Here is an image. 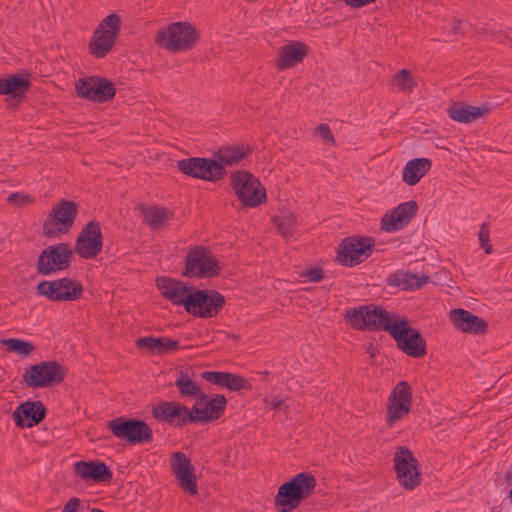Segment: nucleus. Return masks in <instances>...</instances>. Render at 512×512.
<instances>
[{
    "label": "nucleus",
    "instance_id": "32",
    "mask_svg": "<svg viewBox=\"0 0 512 512\" xmlns=\"http://www.w3.org/2000/svg\"><path fill=\"white\" fill-rule=\"evenodd\" d=\"M431 167L432 161L429 158L411 159L403 168L402 180L407 185L414 186L428 173Z\"/></svg>",
    "mask_w": 512,
    "mask_h": 512
},
{
    "label": "nucleus",
    "instance_id": "12",
    "mask_svg": "<svg viewBox=\"0 0 512 512\" xmlns=\"http://www.w3.org/2000/svg\"><path fill=\"white\" fill-rule=\"evenodd\" d=\"M222 272L218 261L203 246H195L185 257V269L181 273L183 277L205 278L216 277Z\"/></svg>",
    "mask_w": 512,
    "mask_h": 512
},
{
    "label": "nucleus",
    "instance_id": "30",
    "mask_svg": "<svg viewBox=\"0 0 512 512\" xmlns=\"http://www.w3.org/2000/svg\"><path fill=\"white\" fill-rule=\"evenodd\" d=\"M139 210L143 216V224L152 230L167 226L169 220L173 218V212L164 207L140 205Z\"/></svg>",
    "mask_w": 512,
    "mask_h": 512
},
{
    "label": "nucleus",
    "instance_id": "48",
    "mask_svg": "<svg viewBox=\"0 0 512 512\" xmlns=\"http://www.w3.org/2000/svg\"><path fill=\"white\" fill-rule=\"evenodd\" d=\"M193 397L197 400V402H200V403L204 404L205 406L212 399V396L205 394L201 389H200V393L198 395H194Z\"/></svg>",
    "mask_w": 512,
    "mask_h": 512
},
{
    "label": "nucleus",
    "instance_id": "2",
    "mask_svg": "<svg viewBox=\"0 0 512 512\" xmlns=\"http://www.w3.org/2000/svg\"><path fill=\"white\" fill-rule=\"evenodd\" d=\"M316 478L310 472H301L283 483L275 497V509L278 512H290L296 509L302 500L314 493Z\"/></svg>",
    "mask_w": 512,
    "mask_h": 512
},
{
    "label": "nucleus",
    "instance_id": "29",
    "mask_svg": "<svg viewBox=\"0 0 512 512\" xmlns=\"http://www.w3.org/2000/svg\"><path fill=\"white\" fill-rule=\"evenodd\" d=\"M136 347L147 350L151 355H165L178 350L180 344L168 337L145 336L136 340Z\"/></svg>",
    "mask_w": 512,
    "mask_h": 512
},
{
    "label": "nucleus",
    "instance_id": "52",
    "mask_svg": "<svg viewBox=\"0 0 512 512\" xmlns=\"http://www.w3.org/2000/svg\"><path fill=\"white\" fill-rule=\"evenodd\" d=\"M505 477H506V480L511 479V478H512V472H510V471H509V472H507V473L505 474Z\"/></svg>",
    "mask_w": 512,
    "mask_h": 512
},
{
    "label": "nucleus",
    "instance_id": "4",
    "mask_svg": "<svg viewBox=\"0 0 512 512\" xmlns=\"http://www.w3.org/2000/svg\"><path fill=\"white\" fill-rule=\"evenodd\" d=\"M121 24V17L117 13H111L103 18L90 38L88 44L90 55L96 59L106 57L120 36Z\"/></svg>",
    "mask_w": 512,
    "mask_h": 512
},
{
    "label": "nucleus",
    "instance_id": "6",
    "mask_svg": "<svg viewBox=\"0 0 512 512\" xmlns=\"http://www.w3.org/2000/svg\"><path fill=\"white\" fill-rule=\"evenodd\" d=\"M78 212L79 204L75 201L60 199L44 221L42 234L55 238L67 233L74 225Z\"/></svg>",
    "mask_w": 512,
    "mask_h": 512
},
{
    "label": "nucleus",
    "instance_id": "14",
    "mask_svg": "<svg viewBox=\"0 0 512 512\" xmlns=\"http://www.w3.org/2000/svg\"><path fill=\"white\" fill-rule=\"evenodd\" d=\"M78 97L94 103L111 101L116 95L114 83L106 77L87 76L75 83Z\"/></svg>",
    "mask_w": 512,
    "mask_h": 512
},
{
    "label": "nucleus",
    "instance_id": "45",
    "mask_svg": "<svg viewBox=\"0 0 512 512\" xmlns=\"http://www.w3.org/2000/svg\"><path fill=\"white\" fill-rule=\"evenodd\" d=\"M316 130L318 131V133L324 140H329L332 143H335L331 129L327 124H324V123L319 124L316 127Z\"/></svg>",
    "mask_w": 512,
    "mask_h": 512
},
{
    "label": "nucleus",
    "instance_id": "50",
    "mask_svg": "<svg viewBox=\"0 0 512 512\" xmlns=\"http://www.w3.org/2000/svg\"><path fill=\"white\" fill-rule=\"evenodd\" d=\"M460 27H461V21L454 20V21L452 22L451 32H452L453 34H457V33H459V31H460Z\"/></svg>",
    "mask_w": 512,
    "mask_h": 512
},
{
    "label": "nucleus",
    "instance_id": "22",
    "mask_svg": "<svg viewBox=\"0 0 512 512\" xmlns=\"http://www.w3.org/2000/svg\"><path fill=\"white\" fill-rule=\"evenodd\" d=\"M151 414L158 422L168 423L177 428L186 426L185 405L181 402L160 401L152 406Z\"/></svg>",
    "mask_w": 512,
    "mask_h": 512
},
{
    "label": "nucleus",
    "instance_id": "17",
    "mask_svg": "<svg viewBox=\"0 0 512 512\" xmlns=\"http://www.w3.org/2000/svg\"><path fill=\"white\" fill-rule=\"evenodd\" d=\"M412 406L411 387L400 381L392 390L387 402L386 425L388 428L409 414Z\"/></svg>",
    "mask_w": 512,
    "mask_h": 512
},
{
    "label": "nucleus",
    "instance_id": "27",
    "mask_svg": "<svg viewBox=\"0 0 512 512\" xmlns=\"http://www.w3.org/2000/svg\"><path fill=\"white\" fill-rule=\"evenodd\" d=\"M491 107L489 104H483L481 106H471L465 102H454L450 107L447 108L448 116L460 123L472 122L484 115L489 114Z\"/></svg>",
    "mask_w": 512,
    "mask_h": 512
},
{
    "label": "nucleus",
    "instance_id": "37",
    "mask_svg": "<svg viewBox=\"0 0 512 512\" xmlns=\"http://www.w3.org/2000/svg\"><path fill=\"white\" fill-rule=\"evenodd\" d=\"M273 223L278 231L286 236H292L296 224V217L292 213H284L273 218Z\"/></svg>",
    "mask_w": 512,
    "mask_h": 512
},
{
    "label": "nucleus",
    "instance_id": "8",
    "mask_svg": "<svg viewBox=\"0 0 512 512\" xmlns=\"http://www.w3.org/2000/svg\"><path fill=\"white\" fill-rule=\"evenodd\" d=\"M107 428L120 440H125L130 445L151 443L153 432L150 426L143 420L120 416L107 423Z\"/></svg>",
    "mask_w": 512,
    "mask_h": 512
},
{
    "label": "nucleus",
    "instance_id": "10",
    "mask_svg": "<svg viewBox=\"0 0 512 512\" xmlns=\"http://www.w3.org/2000/svg\"><path fill=\"white\" fill-rule=\"evenodd\" d=\"M231 186L235 195L246 207H257L266 200V190L252 173L238 170L231 174Z\"/></svg>",
    "mask_w": 512,
    "mask_h": 512
},
{
    "label": "nucleus",
    "instance_id": "51",
    "mask_svg": "<svg viewBox=\"0 0 512 512\" xmlns=\"http://www.w3.org/2000/svg\"><path fill=\"white\" fill-rule=\"evenodd\" d=\"M0 95H5V78L0 77Z\"/></svg>",
    "mask_w": 512,
    "mask_h": 512
},
{
    "label": "nucleus",
    "instance_id": "33",
    "mask_svg": "<svg viewBox=\"0 0 512 512\" xmlns=\"http://www.w3.org/2000/svg\"><path fill=\"white\" fill-rule=\"evenodd\" d=\"M250 152H251V149L249 146H246V147L243 145L224 146V147L219 148L214 153L213 159H216L218 161V163H221L222 166L226 169V166H232V165L240 162Z\"/></svg>",
    "mask_w": 512,
    "mask_h": 512
},
{
    "label": "nucleus",
    "instance_id": "49",
    "mask_svg": "<svg viewBox=\"0 0 512 512\" xmlns=\"http://www.w3.org/2000/svg\"><path fill=\"white\" fill-rule=\"evenodd\" d=\"M269 404L272 409L280 410L282 408V406L284 405V400L274 398L271 401H269Z\"/></svg>",
    "mask_w": 512,
    "mask_h": 512
},
{
    "label": "nucleus",
    "instance_id": "55",
    "mask_svg": "<svg viewBox=\"0 0 512 512\" xmlns=\"http://www.w3.org/2000/svg\"><path fill=\"white\" fill-rule=\"evenodd\" d=\"M508 498L510 499V502L512 503V488L509 491Z\"/></svg>",
    "mask_w": 512,
    "mask_h": 512
},
{
    "label": "nucleus",
    "instance_id": "13",
    "mask_svg": "<svg viewBox=\"0 0 512 512\" xmlns=\"http://www.w3.org/2000/svg\"><path fill=\"white\" fill-rule=\"evenodd\" d=\"M393 461L398 482L404 489L413 490L421 483L419 461L409 448L397 447Z\"/></svg>",
    "mask_w": 512,
    "mask_h": 512
},
{
    "label": "nucleus",
    "instance_id": "15",
    "mask_svg": "<svg viewBox=\"0 0 512 512\" xmlns=\"http://www.w3.org/2000/svg\"><path fill=\"white\" fill-rule=\"evenodd\" d=\"M73 252L68 243H59L46 247L40 253L36 269L43 276L65 270L71 266Z\"/></svg>",
    "mask_w": 512,
    "mask_h": 512
},
{
    "label": "nucleus",
    "instance_id": "26",
    "mask_svg": "<svg viewBox=\"0 0 512 512\" xmlns=\"http://www.w3.org/2000/svg\"><path fill=\"white\" fill-rule=\"evenodd\" d=\"M307 54L308 47L305 43L291 41L279 49L275 67L280 71L293 68L301 63Z\"/></svg>",
    "mask_w": 512,
    "mask_h": 512
},
{
    "label": "nucleus",
    "instance_id": "54",
    "mask_svg": "<svg viewBox=\"0 0 512 512\" xmlns=\"http://www.w3.org/2000/svg\"><path fill=\"white\" fill-rule=\"evenodd\" d=\"M7 107L8 108L16 109L17 108V104H8Z\"/></svg>",
    "mask_w": 512,
    "mask_h": 512
},
{
    "label": "nucleus",
    "instance_id": "19",
    "mask_svg": "<svg viewBox=\"0 0 512 512\" xmlns=\"http://www.w3.org/2000/svg\"><path fill=\"white\" fill-rule=\"evenodd\" d=\"M171 468L176 479L179 481V486L190 495H196L198 493L197 477L190 458L180 451L173 453Z\"/></svg>",
    "mask_w": 512,
    "mask_h": 512
},
{
    "label": "nucleus",
    "instance_id": "25",
    "mask_svg": "<svg viewBox=\"0 0 512 512\" xmlns=\"http://www.w3.org/2000/svg\"><path fill=\"white\" fill-rule=\"evenodd\" d=\"M453 325L464 333L481 335L487 331V322L470 311L455 308L450 311Z\"/></svg>",
    "mask_w": 512,
    "mask_h": 512
},
{
    "label": "nucleus",
    "instance_id": "21",
    "mask_svg": "<svg viewBox=\"0 0 512 512\" xmlns=\"http://www.w3.org/2000/svg\"><path fill=\"white\" fill-rule=\"evenodd\" d=\"M47 415V409L40 400L25 401L13 412V420L17 427L31 428L41 423Z\"/></svg>",
    "mask_w": 512,
    "mask_h": 512
},
{
    "label": "nucleus",
    "instance_id": "5",
    "mask_svg": "<svg viewBox=\"0 0 512 512\" xmlns=\"http://www.w3.org/2000/svg\"><path fill=\"white\" fill-rule=\"evenodd\" d=\"M225 297L217 290L190 287L185 311L199 318L216 317L225 307Z\"/></svg>",
    "mask_w": 512,
    "mask_h": 512
},
{
    "label": "nucleus",
    "instance_id": "36",
    "mask_svg": "<svg viewBox=\"0 0 512 512\" xmlns=\"http://www.w3.org/2000/svg\"><path fill=\"white\" fill-rule=\"evenodd\" d=\"M1 344L8 352L16 353L22 358L29 356L35 350L32 342L19 338H5L1 340Z\"/></svg>",
    "mask_w": 512,
    "mask_h": 512
},
{
    "label": "nucleus",
    "instance_id": "18",
    "mask_svg": "<svg viewBox=\"0 0 512 512\" xmlns=\"http://www.w3.org/2000/svg\"><path fill=\"white\" fill-rule=\"evenodd\" d=\"M103 248V234L100 222L90 220L80 231L75 242V252L83 259L97 257Z\"/></svg>",
    "mask_w": 512,
    "mask_h": 512
},
{
    "label": "nucleus",
    "instance_id": "11",
    "mask_svg": "<svg viewBox=\"0 0 512 512\" xmlns=\"http://www.w3.org/2000/svg\"><path fill=\"white\" fill-rule=\"evenodd\" d=\"M36 294L44 296L53 302L76 301L84 292L81 282L76 279L64 277L55 280H43L35 288Z\"/></svg>",
    "mask_w": 512,
    "mask_h": 512
},
{
    "label": "nucleus",
    "instance_id": "3",
    "mask_svg": "<svg viewBox=\"0 0 512 512\" xmlns=\"http://www.w3.org/2000/svg\"><path fill=\"white\" fill-rule=\"evenodd\" d=\"M200 38L196 28L187 21H178L159 30L154 43L171 53L185 52L196 46Z\"/></svg>",
    "mask_w": 512,
    "mask_h": 512
},
{
    "label": "nucleus",
    "instance_id": "34",
    "mask_svg": "<svg viewBox=\"0 0 512 512\" xmlns=\"http://www.w3.org/2000/svg\"><path fill=\"white\" fill-rule=\"evenodd\" d=\"M226 406L227 399L224 395H212V399L203 407L207 424L220 419L225 413Z\"/></svg>",
    "mask_w": 512,
    "mask_h": 512
},
{
    "label": "nucleus",
    "instance_id": "39",
    "mask_svg": "<svg viewBox=\"0 0 512 512\" xmlns=\"http://www.w3.org/2000/svg\"><path fill=\"white\" fill-rule=\"evenodd\" d=\"M205 412L203 407H198L197 403H195L191 408H188L185 405V418H186V426L192 423H200L202 425L207 424Z\"/></svg>",
    "mask_w": 512,
    "mask_h": 512
},
{
    "label": "nucleus",
    "instance_id": "31",
    "mask_svg": "<svg viewBox=\"0 0 512 512\" xmlns=\"http://www.w3.org/2000/svg\"><path fill=\"white\" fill-rule=\"evenodd\" d=\"M32 86L29 74H10L5 78V95L20 103Z\"/></svg>",
    "mask_w": 512,
    "mask_h": 512
},
{
    "label": "nucleus",
    "instance_id": "44",
    "mask_svg": "<svg viewBox=\"0 0 512 512\" xmlns=\"http://www.w3.org/2000/svg\"><path fill=\"white\" fill-rule=\"evenodd\" d=\"M302 276L307 277L311 282H320L324 278V273L321 267H314L304 272Z\"/></svg>",
    "mask_w": 512,
    "mask_h": 512
},
{
    "label": "nucleus",
    "instance_id": "42",
    "mask_svg": "<svg viewBox=\"0 0 512 512\" xmlns=\"http://www.w3.org/2000/svg\"><path fill=\"white\" fill-rule=\"evenodd\" d=\"M478 236L480 247L484 249L486 254H491L493 251V246L490 244V231L488 223H482Z\"/></svg>",
    "mask_w": 512,
    "mask_h": 512
},
{
    "label": "nucleus",
    "instance_id": "16",
    "mask_svg": "<svg viewBox=\"0 0 512 512\" xmlns=\"http://www.w3.org/2000/svg\"><path fill=\"white\" fill-rule=\"evenodd\" d=\"M374 245L371 237H347L341 241L336 258L343 266L354 267L371 255Z\"/></svg>",
    "mask_w": 512,
    "mask_h": 512
},
{
    "label": "nucleus",
    "instance_id": "20",
    "mask_svg": "<svg viewBox=\"0 0 512 512\" xmlns=\"http://www.w3.org/2000/svg\"><path fill=\"white\" fill-rule=\"evenodd\" d=\"M417 211L418 205L414 200L400 203L390 213L384 214L380 228L385 232L399 231L411 222Z\"/></svg>",
    "mask_w": 512,
    "mask_h": 512
},
{
    "label": "nucleus",
    "instance_id": "46",
    "mask_svg": "<svg viewBox=\"0 0 512 512\" xmlns=\"http://www.w3.org/2000/svg\"><path fill=\"white\" fill-rule=\"evenodd\" d=\"M79 505L80 499L77 497H73L69 499V501L64 505V508L61 512H78Z\"/></svg>",
    "mask_w": 512,
    "mask_h": 512
},
{
    "label": "nucleus",
    "instance_id": "47",
    "mask_svg": "<svg viewBox=\"0 0 512 512\" xmlns=\"http://www.w3.org/2000/svg\"><path fill=\"white\" fill-rule=\"evenodd\" d=\"M346 5H349L353 8H360L371 3H374L376 0H342Z\"/></svg>",
    "mask_w": 512,
    "mask_h": 512
},
{
    "label": "nucleus",
    "instance_id": "35",
    "mask_svg": "<svg viewBox=\"0 0 512 512\" xmlns=\"http://www.w3.org/2000/svg\"><path fill=\"white\" fill-rule=\"evenodd\" d=\"M179 393L183 397H193L200 393V386L194 381L186 371H179L175 381Z\"/></svg>",
    "mask_w": 512,
    "mask_h": 512
},
{
    "label": "nucleus",
    "instance_id": "43",
    "mask_svg": "<svg viewBox=\"0 0 512 512\" xmlns=\"http://www.w3.org/2000/svg\"><path fill=\"white\" fill-rule=\"evenodd\" d=\"M7 201L17 207H23L27 203H32L33 199L27 194L15 192L8 196Z\"/></svg>",
    "mask_w": 512,
    "mask_h": 512
},
{
    "label": "nucleus",
    "instance_id": "28",
    "mask_svg": "<svg viewBox=\"0 0 512 512\" xmlns=\"http://www.w3.org/2000/svg\"><path fill=\"white\" fill-rule=\"evenodd\" d=\"M429 281L430 277L428 275L418 276V274L405 270H397L386 278L388 286H393L403 291L420 289Z\"/></svg>",
    "mask_w": 512,
    "mask_h": 512
},
{
    "label": "nucleus",
    "instance_id": "41",
    "mask_svg": "<svg viewBox=\"0 0 512 512\" xmlns=\"http://www.w3.org/2000/svg\"><path fill=\"white\" fill-rule=\"evenodd\" d=\"M394 81L403 90H411L415 86L413 76L411 72L407 69H402L399 72H397L394 76Z\"/></svg>",
    "mask_w": 512,
    "mask_h": 512
},
{
    "label": "nucleus",
    "instance_id": "53",
    "mask_svg": "<svg viewBox=\"0 0 512 512\" xmlns=\"http://www.w3.org/2000/svg\"><path fill=\"white\" fill-rule=\"evenodd\" d=\"M91 512H106V511H103V510H101V509H99V508H93V509L91 510Z\"/></svg>",
    "mask_w": 512,
    "mask_h": 512
},
{
    "label": "nucleus",
    "instance_id": "7",
    "mask_svg": "<svg viewBox=\"0 0 512 512\" xmlns=\"http://www.w3.org/2000/svg\"><path fill=\"white\" fill-rule=\"evenodd\" d=\"M65 377L63 365L47 360L28 366L22 375V381L29 388H47L62 383Z\"/></svg>",
    "mask_w": 512,
    "mask_h": 512
},
{
    "label": "nucleus",
    "instance_id": "1",
    "mask_svg": "<svg viewBox=\"0 0 512 512\" xmlns=\"http://www.w3.org/2000/svg\"><path fill=\"white\" fill-rule=\"evenodd\" d=\"M345 322L359 331H385L406 355L420 358L427 353L426 341L420 332L409 325L407 317L391 314L376 304L348 308L343 314Z\"/></svg>",
    "mask_w": 512,
    "mask_h": 512
},
{
    "label": "nucleus",
    "instance_id": "38",
    "mask_svg": "<svg viewBox=\"0 0 512 512\" xmlns=\"http://www.w3.org/2000/svg\"><path fill=\"white\" fill-rule=\"evenodd\" d=\"M224 388L230 391L238 392L242 389L252 390V385L245 377L228 372V377Z\"/></svg>",
    "mask_w": 512,
    "mask_h": 512
},
{
    "label": "nucleus",
    "instance_id": "23",
    "mask_svg": "<svg viewBox=\"0 0 512 512\" xmlns=\"http://www.w3.org/2000/svg\"><path fill=\"white\" fill-rule=\"evenodd\" d=\"M76 476L94 483H108L113 478L110 468L101 460H80L74 464Z\"/></svg>",
    "mask_w": 512,
    "mask_h": 512
},
{
    "label": "nucleus",
    "instance_id": "40",
    "mask_svg": "<svg viewBox=\"0 0 512 512\" xmlns=\"http://www.w3.org/2000/svg\"><path fill=\"white\" fill-rule=\"evenodd\" d=\"M202 379L214 384L216 386L225 387L226 380L228 377V372L224 371H203L201 373Z\"/></svg>",
    "mask_w": 512,
    "mask_h": 512
},
{
    "label": "nucleus",
    "instance_id": "9",
    "mask_svg": "<svg viewBox=\"0 0 512 512\" xmlns=\"http://www.w3.org/2000/svg\"><path fill=\"white\" fill-rule=\"evenodd\" d=\"M177 169L193 179L218 182L227 175V170L216 159L206 157H188L178 160Z\"/></svg>",
    "mask_w": 512,
    "mask_h": 512
},
{
    "label": "nucleus",
    "instance_id": "24",
    "mask_svg": "<svg viewBox=\"0 0 512 512\" xmlns=\"http://www.w3.org/2000/svg\"><path fill=\"white\" fill-rule=\"evenodd\" d=\"M156 286L165 299L171 301L175 305L183 306L185 308L191 286H188L181 280H176L167 276L157 277Z\"/></svg>",
    "mask_w": 512,
    "mask_h": 512
}]
</instances>
